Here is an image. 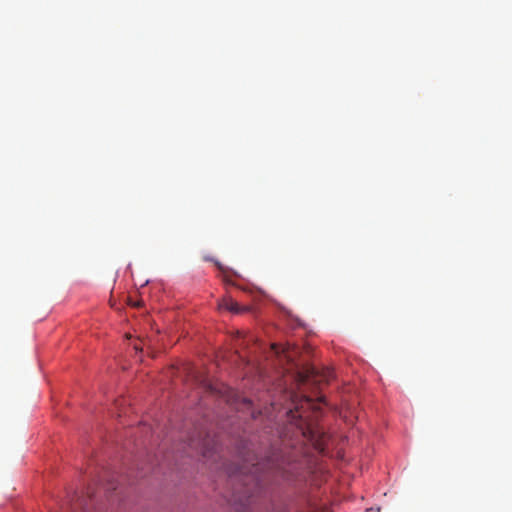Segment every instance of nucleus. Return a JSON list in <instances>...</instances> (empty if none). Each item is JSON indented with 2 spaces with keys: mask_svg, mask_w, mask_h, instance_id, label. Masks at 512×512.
I'll list each match as a JSON object with an SVG mask.
<instances>
[{
  "mask_svg": "<svg viewBox=\"0 0 512 512\" xmlns=\"http://www.w3.org/2000/svg\"><path fill=\"white\" fill-rule=\"evenodd\" d=\"M306 467L303 458L298 457L294 451L273 450L262 462L248 464L246 461L233 471H229L231 477L239 478L243 488L239 491V499L248 501L260 489L266 479L273 475H280L284 480H291L293 475H298L301 468Z\"/></svg>",
  "mask_w": 512,
  "mask_h": 512,
  "instance_id": "1",
  "label": "nucleus"
},
{
  "mask_svg": "<svg viewBox=\"0 0 512 512\" xmlns=\"http://www.w3.org/2000/svg\"><path fill=\"white\" fill-rule=\"evenodd\" d=\"M219 306L220 308L226 309L233 313H240L244 310H247V308H241L239 304L231 298L223 299Z\"/></svg>",
  "mask_w": 512,
  "mask_h": 512,
  "instance_id": "2",
  "label": "nucleus"
},
{
  "mask_svg": "<svg viewBox=\"0 0 512 512\" xmlns=\"http://www.w3.org/2000/svg\"><path fill=\"white\" fill-rule=\"evenodd\" d=\"M330 377H332V372H331V371H328V375H325V376H324L325 381H329Z\"/></svg>",
  "mask_w": 512,
  "mask_h": 512,
  "instance_id": "3",
  "label": "nucleus"
},
{
  "mask_svg": "<svg viewBox=\"0 0 512 512\" xmlns=\"http://www.w3.org/2000/svg\"><path fill=\"white\" fill-rule=\"evenodd\" d=\"M316 448L321 450V451L323 450V447H322L321 443H317L316 444Z\"/></svg>",
  "mask_w": 512,
  "mask_h": 512,
  "instance_id": "4",
  "label": "nucleus"
}]
</instances>
